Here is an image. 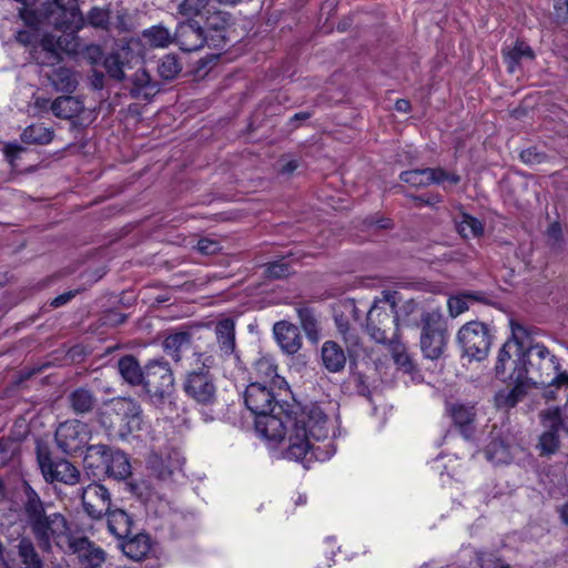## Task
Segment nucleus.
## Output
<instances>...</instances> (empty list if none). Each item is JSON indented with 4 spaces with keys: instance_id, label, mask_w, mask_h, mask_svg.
<instances>
[{
    "instance_id": "1",
    "label": "nucleus",
    "mask_w": 568,
    "mask_h": 568,
    "mask_svg": "<svg viewBox=\"0 0 568 568\" xmlns=\"http://www.w3.org/2000/svg\"><path fill=\"white\" fill-rule=\"evenodd\" d=\"M255 430L268 442L286 438L284 457L300 462L305 468L317 459L312 440L320 442L328 436V418L315 404L301 407L293 414L282 410L265 413L255 419Z\"/></svg>"
},
{
    "instance_id": "2",
    "label": "nucleus",
    "mask_w": 568,
    "mask_h": 568,
    "mask_svg": "<svg viewBox=\"0 0 568 568\" xmlns=\"http://www.w3.org/2000/svg\"><path fill=\"white\" fill-rule=\"evenodd\" d=\"M23 514L38 546L43 551H50L52 545L61 549H70L75 538L70 536L65 517L60 513L45 510L44 503L38 493L27 485L24 489Z\"/></svg>"
},
{
    "instance_id": "3",
    "label": "nucleus",
    "mask_w": 568,
    "mask_h": 568,
    "mask_svg": "<svg viewBox=\"0 0 568 568\" xmlns=\"http://www.w3.org/2000/svg\"><path fill=\"white\" fill-rule=\"evenodd\" d=\"M514 363L516 379L557 388L568 386V374L559 373L558 358L541 344L528 346Z\"/></svg>"
},
{
    "instance_id": "4",
    "label": "nucleus",
    "mask_w": 568,
    "mask_h": 568,
    "mask_svg": "<svg viewBox=\"0 0 568 568\" xmlns=\"http://www.w3.org/2000/svg\"><path fill=\"white\" fill-rule=\"evenodd\" d=\"M186 371L182 388L185 395L201 406H212L217 400V387L211 368L215 365V358L209 349L195 346L192 356L186 358Z\"/></svg>"
},
{
    "instance_id": "5",
    "label": "nucleus",
    "mask_w": 568,
    "mask_h": 568,
    "mask_svg": "<svg viewBox=\"0 0 568 568\" xmlns=\"http://www.w3.org/2000/svg\"><path fill=\"white\" fill-rule=\"evenodd\" d=\"M173 372L165 361L152 359L144 366L142 387L156 407L172 404L175 392Z\"/></svg>"
},
{
    "instance_id": "6",
    "label": "nucleus",
    "mask_w": 568,
    "mask_h": 568,
    "mask_svg": "<svg viewBox=\"0 0 568 568\" xmlns=\"http://www.w3.org/2000/svg\"><path fill=\"white\" fill-rule=\"evenodd\" d=\"M84 464L87 468L102 470L116 480L126 479L131 475V464L128 455L102 444L88 447Z\"/></svg>"
},
{
    "instance_id": "7",
    "label": "nucleus",
    "mask_w": 568,
    "mask_h": 568,
    "mask_svg": "<svg viewBox=\"0 0 568 568\" xmlns=\"http://www.w3.org/2000/svg\"><path fill=\"white\" fill-rule=\"evenodd\" d=\"M366 332L376 343L386 344L397 337L398 318L394 304L377 302L367 312Z\"/></svg>"
},
{
    "instance_id": "8",
    "label": "nucleus",
    "mask_w": 568,
    "mask_h": 568,
    "mask_svg": "<svg viewBox=\"0 0 568 568\" xmlns=\"http://www.w3.org/2000/svg\"><path fill=\"white\" fill-rule=\"evenodd\" d=\"M420 349L432 361L438 359L447 344V331L439 311L426 312L422 315Z\"/></svg>"
},
{
    "instance_id": "9",
    "label": "nucleus",
    "mask_w": 568,
    "mask_h": 568,
    "mask_svg": "<svg viewBox=\"0 0 568 568\" xmlns=\"http://www.w3.org/2000/svg\"><path fill=\"white\" fill-rule=\"evenodd\" d=\"M457 342L464 355L471 359L481 361L488 355L491 345V335L484 323L471 321L459 328Z\"/></svg>"
},
{
    "instance_id": "10",
    "label": "nucleus",
    "mask_w": 568,
    "mask_h": 568,
    "mask_svg": "<svg viewBox=\"0 0 568 568\" xmlns=\"http://www.w3.org/2000/svg\"><path fill=\"white\" fill-rule=\"evenodd\" d=\"M37 460L47 483L73 486L80 481V471L73 464L64 458H53L45 448L37 449Z\"/></svg>"
},
{
    "instance_id": "11",
    "label": "nucleus",
    "mask_w": 568,
    "mask_h": 568,
    "mask_svg": "<svg viewBox=\"0 0 568 568\" xmlns=\"http://www.w3.org/2000/svg\"><path fill=\"white\" fill-rule=\"evenodd\" d=\"M141 405L132 398H115L112 400L111 414L114 420L113 426H118L116 435L121 439H126L131 434L142 428L143 415Z\"/></svg>"
},
{
    "instance_id": "12",
    "label": "nucleus",
    "mask_w": 568,
    "mask_h": 568,
    "mask_svg": "<svg viewBox=\"0 0 568 568\" xmlns=\"http://www.w3.org/2000/svg\"><path fill=\"white\" fill-rule=\"evenodd\" d=\"M540 417L545 427L538 443L540 455L555 454L560 445V433H568V426H566L558 407L542 410Z\"/></svg>"
},
{
    "instance_id": "13",
    "label": "nucleus",
    "mask_w": 568,
    "mask_h": 568,
    "mask_svg": "<svg viewBox=\"0 0 568 568\" xmlns=\"http://www.w3.org/2000/svg\"><path fill=\"white\" fill-rule=\"evenodd\" d=\"M47 9L48 23L55 29L80 30L84 24L78 0H53L47 6Z\"/></svg>"
},
{
    "instance_id": "14",
    "label": "nucleus",
    "mask_w": 568,
    "mask_h": 568,
    "mask_svg": "<svg viewBox=\"0 0 568 568\" xmlns=\"http://www.w3.org/2000/svg\"><path fill=\"white\" fill-rule=\"evenodd\" d=\"M244 403L256 417L276 409L282 410L283 406L276 400L272 387L260 382H253L246 387Z\"/></svg>"
},
{
    "instance_id": "15",
    "label": "nucleus",
    "mask_w": 568,
    "mask_h": 568,
    "mask_svg": "<svg viewBox=\"0 0 568 568\" xmlns=\"http://www.w3.org/2000/svg\"><path fill=\"white\" fill-rule=\"evenodd\" d=\"M55 443L64 454L79 452L88 442L87 425L72 419L61 423L55 430Z\"/></svg>"
},
{
    "instance_id": "16",
    "label": "nucleus",
    "mask_w": 568,
    "mask_h": 568,
    "mask_svg": "<svg viewBox=\"0 0 568 568\" xmlns=\"http://www.w3.org/2000/svg\"><path fill=\"white\" fill-rule=\"evenodd\" d=\"M81 500L84 513L94 520L103 518L111 509V495L98 483H91L82 488Z\"/></svg>"
},
{
    "instance_id": "17",
    "label": "nucleus",
    "mask_w": 568,
    "mask_h": 568,
    "mask_svg": "<svg viewBox=\"0 0 568 568\" xmlns=\"http://www.w3.org/2000/svg\"><path fill=\"white\" fill-rule=\"evenodd\" d=\"M206 339L207 337L199 335V331L178 332L166 336V338L163 341V348L164 352L175 362H180L189 351L194 353L195 346L207 349L211 344H207L206 348L200 344L201 341ZM193 354H191V356Z\"/></svg>"
},
{
    "instance_id": "18",
    "label": "nucleus",
    "mask_w": 568,
    "mask_h": 568,
    "mask_svg": "<svg viewBox=\"0 0 568 568\" xmlns=\"http://www.w3.org/2000/svg\"><path fill=\"white\" fill-rule=\"evenodd\" d=\"M174 43L182 51L193 52L204 47L206 36L203 28L196 21H186L178 26L174 32Z\"/></svg>"
},
{
    "instance_id": "19",
    "label": "nucleus",
    "mask_w": 568,
    "mask_h": 568,
    "mask_svg": "<svg viewBox=\"0 0 568 568\" xmlns=\"http://www.w3.org/2000/svg\"><path fill=\"white\" fill-rule=\"evenodd\" d=\"M69 551L78 556L84 568H106L105 551L87 537H77Z\"/></svg>"
},
{
    "instance_id": "20",
    "label": "nucleus",
    "mask_w": 568,
    "mask_h": 568,
    "mask_svg": "<svg viewBox=\"0 0 568 568\" xmlns=\"http://www.w3.org/2000/svg\"><path fill=\"white\" fill-rule=\"evenodd\" d=\"M214 333L220 351V357L222 359H226L234 355L235 358H239V356L235 354L236 341L234 321L229 317L219 321L215 324Z\"/></svg>"
},
{
    "instance_id": "21",
    "label": "nucleus",
    "mask_w": 568,
    "mask_h": 568,
    "mask_svg": "<svg viewBox=\"0 0 568 568\" xmlns=\"http://www.w3.org/2000/svg\"><path fill=\"white\" fill-rule=\"evenodd\" d=\"M273 332L275 339L283 352L293 355L300 351L302 346V338L297 326L282 321L274 325Z\"/></svg>"
},
{
    "instance_id": "22",
    "label": "nucleus",
    "mask_w": 568,
    "mask_h": 568,
    "mask_svg": "<svg viewBox=\"0 0 568 568\" xmlns=\"http://www.w3.org/2000/svg\"><path fill=\"white\" fill-rule=\"evenodd\" d=\"M59 40L51 33L39 37L38 49H34L33 60L41 65H53L61 60Z\"/></svg>"
},
{
    "instance_id": "23",
    "label": "nucleus",
    "mask_w": 568,
    "mask_h": 568,
    "mask_svg": "<svg viewBox=\"0 0 568 568\" xmlns=\"http://www.w3.org/2000/svg\"><path fill=\"white\" fill-rule=\"evenodd\" d=\"M120 541L123 554L135 561L142 560L151 549L150 537L146 534H131Z\"/></svg>"
},
{
    "instance_id": "24",
    "label": "nucleus",
    "mask_w": 568,
    "mask_h": 568,
    "mask_svg": "<svg viewBox=\"0 0 568 568\" xmlns=\"http://www.w3.org/2000/svg\"><path fill=\"white\" fill-rule=\"evenodd\" d=\"M84 109L83 101L73 95H61L50 104L52 113L60 119H72L78 116Z\"/></svg>"
},
{
    "instance_id": "25",
    "label": "nucleus",
    "mask_w": 568,
    "mask_h": 568,
    "mask_svg": "<svg viewBox=\"0 0 568 568\" xmlns=\"http://www.w3.org/2000/svg\"><path fill=\"white\" fill-rule=\"evenodd\" d=\"M47 78L57 92L72 93L79 83L75 72L65 67L53 69Z\"/></svg>"
},
{
    "instance_id": "26",
    "label": "nucleus",
    "mask_w": 568,
    "mask_h": 568,
    "mask_svg": "<svg viewBox=\"0 0 568 568\" xmlns=\"http://www.w3.org/2000/svg\"><path fill=\"white\" fill-rule=\"evenodd\" d=\"M118 371L124 382L131 386H142L144 367L133 355H125L118 361Z\"/></svg>"
},
{
    "instance_id": "27",
    "label": "nucleus",
    "mask_w": 568,
    "mask_h": 568,
    "mask_svg": "<svg viewBox=\"0 0 568 568\" xmlns=\"http://www.w3.org/2000/svg\"><path fill=\"white\" fill-rule=\"evenodd\" d=\"M516 374L509 375V378L515 383V386L508 389H503L495 395V404L498 408H511L517 405L519 400L526 395L525 384L526 381L516 379Z\"/></svg>"
},
{
    "instance_id": "28",
    "label": "nucleus",
    "mask_w": 568,
    "mask_h": 568,
    "mask_svg": "<svg viewBox=\"0 0 568 568\" xmlns=\"http://www.w3.org/2000/svg\"><path fill=\"white\" fill-rule=\"evenodd\" d=\"M449 413L454 424L459 428L462 435L465 438H470L474 434V407L463 404H453L449 408Z\"/></svg>"
},
{
    "instance_id": "29",
    "label": "nucleus",
    "mask_w": 568,
    "mask_h": 568,
    "mask_svg": "<svg viewBox=\"0 0 568 568\" xmlns=\"http://www.w3.org/2000/svg\"><path fill=\"white\" fill-rule=\"evenodd\" d=\"M321 355L327 371L336 373L344 368L346 357L343 348L336 342L326 341L322 346Z\"/></svg>"
},
{
    "instance_id": "30",
    "label": "nucleus",
    "mask_w": 568,
    "mask_h": 568,
    "mask_svg": "<svg viewBox=\"0 0 568 568\" xmlns=\"http://www.w3.org/2000/svg\"><path fill=\"white\" fill-rule=\"evenodd\" d=\"M108 518V528L109 531L115 536L119 540L121 538L129 537L131 535L132 528V518L120 508L110 509L108 514H105Z\"/></svg>"
},
{
    "instance_id": "31",
    "label": "nucleus",
    "mask_w": 568,
    "mask_h": 568,
    "mask_svg": "<svg viewBox=\"0 0 568 568\" xmlns=\"http://www.w3.org/2000/svg\"><path fill=\"white\" fill-rule=\"evenodd\" d=\"M131 94L134 98L150 99L159 92L158 84L152 81L144 69H139L131 78Z\"/></svg>"
},
{
    "instance_id": "32",
    "label": "nucleus",
    "mask_w": 568,
    "mask_h": 568,
    "mask_svg": "<svg viewBox=\"0 0 568 568\" xmlns=\"http://www.w3.org/2000/svg\"><path fill=\"white\" fill-rule=\"evenodd\" d=\"M455 227L463 239L480 237L485 231L483 222L466 212H460L455 219Z\"/></svg>"
},
{
    "instance_id": "33",
    "label": "nucleus",
    "mask_w": 568,
    "mask_h": 568,
    "mask_svg": "<svg viewBox=\"0 0 568 568\" xmlns=\"http://www.w3.org/2000/svg\"><path fill=\"white\" fill-rule=\"evenodd\" d=\"M54 132L41 123L28 125L20 134L21 142L26 144L45 145L53 139Z\"/></svg>"
},
{
    "instance_id": "34",
    "label": "nucleus",
    "mask_w": 568,
    "mask_h": 568,
    "mask_svg": "<svg viewBox=\"0 0 568 568\" xmlns=\"http://www.w3.org/2000/svg\"><path fill=\"white\" fill-rule=\"evenodd\" d=\"M69 404L75 414H88L97 404L94 394L87 388L80 387L69 395Z\"/></svg>"
},
{
    "instance_id": "35",
    "label": "nucleus",
    "mask_w": 568,
    "mask_h": 568,
    "mask_svg": "<svg viewBox=\"0 0 568 568\" xmlns=\"http://www.w3.org/2000/svg\"><path fill=\"white\" fill-rule=\"evenodd\" d=\"M254 371L258 377L267 385V383H272L275 386H281L284 384V379L277 375V367L271 357L263 356L258 358L254 364Z\"/></svg>"
},
{
    "instance_id": "36",
    "label": "nucleus",
    "mask_w": 568,
    "mask_h": 568,
    "mask_svg": "<svg viewBox=\"0 0 568 568\" xmlns=\"http://www.w3.org/2000/svg\"><path fill=\"white\" fill-rule=\"evenodd\" d=\"M504 59L507 64V69L510 73L516 71L520 60L528 59L534 60L535 53L530 45L523 41H517L515 45L507 52H504Z\"/></svg>"
},
{
    "instance_id": "37",
    "label": "nucleus",
    "mask_w": 568,
    "mask_h": 568,
    "mask_svg": "<svg viewBox=\"0 0 568 568\" xmlns=\"http://www.w3.org/2000/svg\"><path fill=\"white\" fill-rule=\"evenodd\" d=\"M18 555L23 568H43V562L30 539H20L18 544Z\"/></svg>"
},
{
    "instance_id": "38",
    "label": "nucleus",
    "mask_w": 568,
    "mask_h": 568,
    "mask_svg": "<svg viewBox=\"0 0 568 568\" xmlns=\"http://www.w3.org/2000/svg\"><path fill=\"white\" fill-rule=\"evenodd\" d=\"M143 38L154 48H166L174 42V34L161 24L144 30Z\"/></svg>"
},
{
    "instance_id": "39",
    "label": "nucleus",
    "mask_w": 568,
    "mask_h": 568,
    "mask_svg": "<svg viewBox=\"0 0 568 568\" xmlns=\"http://www.w3.org/2000/svg\"><path fill=\"white\" fill-rule=\"evenodd\" d=\"M297 315L307 338L316 343L320 338V327L314 311L306 306L298 307Z\"/></svg>"
},
{
    "instance_id": "40",
    "label": "nucleus",
    "mask_w": 568,
    "mask_h": 568,
    "mask_svg": "<svg viewBox=\"0 0 568 568\" xmlns=\"http://www.w3.org/2000/svg\"><path fill=\"white\" fill-rule=\"evenodd\" d=\"M212 0H182L178 6V11L185 18L206 16L212 8Z\"/></svg>"
},
{
    "instance_id": "41",
    "label": "nucleus",
    "mask_w": 568,
    "mask_h": 568,
    "mask_svg": "<svg viewBox=\"0 0 568 568\" xmlns=\"http://www.w3.org/2000/svg\"><path fill=\"white\" fill-rule=\"evenodd\" d=\"M510 327L511 337L508 341H513L516 344V347H514L515 355L519 356L528 346H532L530 344V334L525 326L514 321L510 322Z\"/></svg>"
},
{
    "instance_id": "42",
    "label": "nucleus",
    "mask_w": 568,
    "mask_h": 568,
    "mask_svg": "<svg viewBox=\"0 0 568 568\" xmlns=\"http://www.w3.org/2000/svg\"><path fill=\"white\" fill-rule=\"evenodd\" d=\"M47 16V7L42 11L32 10L30 7H22L19 9V17L26 23V26L37 30H39V28L43 24L50 26L48 23Z\"/></svg>"
},
{
    "instance_id": "43",
    "label": "nucleus",
    "mask_w": 568,
    "mask_h": 568,
    "mask_svg": "<svg viewBox=\"0 0 568 568\" xmlns=\"http://www.w3.org/2000/svg\"><path fill=\"white\" fill-rule=\"evenodd\" d=\"M399 179L414 187H426L430 185L429 168L404 171Z\"/></svg>"
},
{
    "instance_id": "44",
    "label": "nucleus",
    "mask_w": 568,
    "mask_h": 568,
    "mask_svg": "<svg viewBox=\"0 0 568 568\" xmlns=\"http://www.w3.org/2000/svg\"><path fill=\"white\" fill-rule=\"evenodd\" d=\"M514 347H516V344L513 341H506V343L499 349L495 365V373L498 378H505L506 364L511 361V357L515 354Z\"/></svg>"
},
{
    "instance_id": "45",
    "label": "nucleus",
    "mask_w": 568,
    "mask_h": 568,
    "mask_svg": "<svg viewBox=\"0 0 568 568\" xmlns=\"http://www.w3.org/2000/svg\"><path fill=\"white\" fill-rule=\"evenodd\" d=\"M386 344L389 345V349L395 363L406 369L413 368L412 359L407 353L406 346L400 343L397 337L388 341Z\"/></svg>"
},
{
    "instance_id": "46",
    "label": "nucleus",
    "mask_w": 568,
    "mask_h": 568,
    "mask_svg": "<svg viewBox=\"0 0 568 568\" xmlns=\"http://www.w3.org/2000/svg\"><path fill=\"white\" fill-rule=\"evenodd\" d=\"M429 182L430 184L443 185L446 189L445 183L456 185L460 182V176L455 172H448L443 168H429Z\"/></svg>"
},
{
    "instance_id": "47",
    "label": "nucleus",
    "mask_w": 568,
    "mask_h": 568,
    "mask_svg": "<svg viewBox=\"0 0 568 568\" xmlns=\"http://www.w3.org/2000/svg\"><path fill=\"white\" fill-rule=\"evenodd\" d=\"M182 70V65L176 57L166 54L160 65L159 73L164 80L174 79Z\"/></svg>"
},
{
    "instance_id": "48",
    "label": "nucleus",
    "mask_w": 568,
    "mask_h": 568,
    "mask_svg": "<svg viewBox=\"0 0 568 568\" xmlns=\"http://www.w3.org/2000/svg\"><path fill=\"white\" fill-rule=\"evenodd\" d=\"M104 68L108 74L118 81L125 79L124 63L120 59L119 54H110L104 60Z\"/></svg>"
},
{
    "instance_id": "49",
    "label": "nucleus",
    "mask_w": 568,
    "mask_h": 568,
    "mask_svg": "<svg viewBox=\"0 0 568 568\" xmlns=\"http://www.w3.org/2000/svg\"><path fill=\"white\" fill-rule=\"evenodd\" d=\"M39 37V30L29 28L17 31L16 41L23 47L30 48V53L33 57L34 49H38Z\"/></svg>"
},
{
    "instance_id": "50",
    "label": "nucleus",
    "mask_w": 568,
    "mask_h": 568,
    "mask_svg": "<svg viewBox=\"0 0 568 568\" xmlns=\"http://www.w3.org/2000/svg\"><path fill=\"white\" fill-rule=\"evenodd\" d=\"M70 32H64L62 36L58 37L59 40V52H64L68 54H73L78 52L79 49V38L75 32L78 30L69 29Z\"/></svg>"
},
{
    "instance_id": "51",
    "label": "nucleus",
    "mask_w": 568,
    "mask_h": 568,
    "mask_svg": "<svg viewBox=\"0 0 568 568\" xmlns=\"http://www.w3.org/2000/svg\"><path fill=\"white\" fill-rule=\"evenodd\" d=\"M265 273L268 278L278 280L291 273V265L284 258L265 265Z\"/></svg>"
},
{
    "instance_id": "52",
    "label": "nucleus",
    "mask_w": 568,
    "mask_h": 568,
    "mask_svg": "<svg viewBox=\"0 0 568 568\" xmlns=\"http://www.w3.org/2000/svg\"><path fill=\"white\" fill-rule=\"evenodd\" d=\"M473 298L469 294L450 296L447 300L448 312L452 317H457L468 310V300Z\"/></svg>"
},
{
    "instance_id": "53",
    "label": "nucleus",
    "mask_w": 568,
    "mask_h": 568,
    "mask_svg": "<svg viewBox=\"0 0 568 568\" xmlns=\"http://www.w3.org/2000/svg\"><path fill=\"white\" fill-rule=\"evenodd\" d=\"M488 459L496 463H507L510 454L508 448L501 442H491L486 449Z\"/></svg>"
},
{
    "instance_id": "54",
    "label": "nucleus",
    "mask_w": 568,
    "mask_h": 568,
    "mask_svg": "<svg viewBox=\"0 0 568 568\" xmlns=\"http://www.w3.org/2000/svg\"><path fill=\"white\" fill-rule=\"evenodd\" d=\"M19 454L18 444L11 439H0V467L9 464Z\"/></svg>"
},
{
    "instance_id": "55",
    "label": "nucleus",
    "mask_w": 568,
    "mask_h": 568,
    "mask_svg": "<svg viewBox=\"0 0 568 568\" xmlns=\"http://www.w3.org/2000/svg\"><path fill=\"white\" fill-rule=\"evenodd\" d=\"M206 23L213 30H222L229 24V13L220 10H213V7L210 10V13H206Z\"/></svg>"
},
{
    "instance_id": "56",
    "label": "nucleus",
    "mask_w": 568,
    "mask_h": 568,
    "mask_svg": "<svg viewBox=\"0 0 568 568\" xmlns=\"http://www.w3.org/2000/svg\"><path fill=\"white\" fill-rule=\"evenodd\" d=\"M109 10L94 7L88 13V22L95 28H106L109 24Z\"/></svg>"
},
{
    "instance_id": "57",
    "label": "nucleus",
    "mask_w": 568,
    "mask_h": 568,
    "mask_svg": "<svg viewBox=\"0 0 568 568\" xmlns=\"http://www.w3.org/2000/svg\"><path fill=\"white\" fill-rule=\"evenodd\" d=\"M343 337L347 347L348 355L351 357L358 356L363 351L359 336L354 331L349 329L347 333H344Z\"/></svg>"
},
{
    "instance_id": "58",
    "label": "nucleus",
    "mask_w": 568,
    "mask_h": 568,
    "mask_svg": "<svg viewBox=\"0 0 568 568\" xmlns=\"http://www.w3.org/2000/svg\"><path fill=\"white\" fill-rule=\"evenodd\" d=\"M221 248L219 241L209 237L200 239L196 245V250L203 255H214L220 252Z\"/></svg>"
},
{
    "instance_id": "59",
    "label": "nucleus",
    "mask_w": 568,
    "mask_h": 568,
    "mask_svg": "<svg viewBox=\"0 0 568 568\" xmlns=\"http://www.w3.org/2000/svg\"><path fill=\"white\" fill-rule=\"evenodd\" d=\"M548 243L552 248H559L562 244V230L559 223L555 222L547 229Z\"/></svg>"
},
{
    "instance_id": "60",
    "label": "nucleus",
    "mask_w": 568,
    "mask_h": 568,
    "mask_svg": "<svg viewBox=\"0 0 568 568\" xmlns=\"http://www.w3.org/2000/svg\"><path fill=\"white\" fill-rule=\"evenodd\" d=\"M26 151V149L17 143V142H12V143H7L4 146H3V153L7 158V160L11 163V164H14V161L20 156V154H22L23 152Z\"/></svg>"
},
{
    "instance_id": "61",
    "label": "nucleus",
    "mask_w": 568,
    "mask_h": 568,
    "mask_svg": "<svg viewBox=\"0 0 568 568\" xmlns=\"http://www.w3.org/2000/svg\"><path fill=\"white\" fill-rule=\"evenodd\" d=\"M554 14L558 22L568 19V0H554Z\"/></svg>"
},
{
    "instance_id": "62",
    "label": "nucleus",
    "mask_w": 568,
    "mask_h": 568,
    "mask_svg": "<svg viewBox=\"0 0 568 568\" xmlns=\"http://www.w3.org/2000/svg\"><path fill=\"white\" fill-rule=\"evenodd\" d=\"M520 159L528 164H537L541 163L545 159V155L538 153L535 149H527L520 153Z\"/></svg>"
},
{
    "instance_id": "63",
    "label": "nucleus",
    "mask_w": 568,
    "mask_h": 568,
    "mask_svg": "<svg viewBox=\"0 0 568 568\" xmlns=\"http://www.w3.org/2000/svg\"><path fill=\"white\" fill-rule=\"evenodd\" d=\"M75 296V292L69 291L58 295L51 301L52 307H60L69 303Z\"/></svg>"
},
{
    "instance_id": "64",
    "label": "nucleus",
    "mask_w": 568,
    "mask_h": 568,
    "mask_svg": "<svg viewBox=\"0 0 568 568\" xmlns=\"http://www.w3.org/2000/svg\"><path fill=\"white\" fill-rule=\"evenodd\" d=\"M413 200L416 201L418 204L424 205H435L442 201L439 195H433L427 199L423 196H413Z\"/></svg>"
}]
</instances>
